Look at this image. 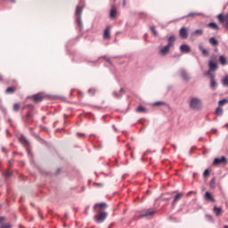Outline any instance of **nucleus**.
<instances>
[{
	"instance_id": "nucleus-1",
	"label": "nucleus",
	"mask_w": 228,
	"mask_h": 228,
	"mask_svg": "<svg viewBox=\"0 0 228 228\" xmlns=\"http://www.w3.org/2000/svg\"><path fill=\"white\" fill-rule=\"evenodd\" d=\"M84 0H80L81 5H77L75 11V17L77 25L79 28V31L83 29V20H81V15L83 14V10L85 8V4H83Z\"/></svg>"
},
{
	"instance_id": "nucleus-2",
	"label": "nucleus",
	"mask_w": 228,
	"mask_h": 228,
	"mask_svg": "<svg viewBox=\"0 0 228 228\" xmlns=\"http://www.w3.org/2000/svg\"><path fill=\"white\" fill-rule=\"evenodd\" d=\"M175 44V36H170L167 38V45H166L163 48L159 50L160 54H168L170 53V47H174V45Z\"/></svg>"
},
{
	"instance_id": "nucleus-3",
	"label": "nucleus",
	"mask_w": 228,
	"mask_h": 228,
	"mask_svg": "<svg viewBox=\"0 0 228 228\" xmlns=\"http://www.w3.org/2000/svg\"><path fill=\"white\" fill-rule=\"evenodd\" d=\"M189 106L191 110H194L196 111H200L202 110L203 105H202V100L197 97H192L190 100Z\"/></svg>"
},
{
	"instance_id": "nucleus-4",
	"label": "nucleus",
	"mask_w": 228,
	"mask_h": 228,
	"mask_svg": "<svg viewBox=\"0 0 228 228\" xmlns=\"http://www.w3.org/2000/svg\"><path fill=\"white\" fill-rule=\"evenodd\" d=\"M216 70H218V64L213 59L208 61V70L205 73V76H216Z\"/></svg>"
},
{
	"instance_id": "nucleus-5",
	"label": "nucleus",
	"mask_w": 228,
	"mask_h": 228,
	"mask_svg": "<svg viewBox=\"0 0 228 228\" xmlns=\"http://www.w3.org/2000/svg\"><path fill=\"white\" fill-rule=\"evenodd\" d=\"M205 76L208 77V79H210V83H209L210 90L215 92V90L218 88V81H216V75H205Z\"/></svg>"
},
{
	"instance_id": "nucleus-6",
	"label": "nucleus",
	"mask_w": 228,
	"mask_h": 228,
	"mask_svg": "<svg viewBox=\"0 0 228 228\" xmlns=\"http://www.w3.org/2000/svg\"><path fill=\"white\" fill-rule=\"evenodd\" d=\"M99 214L94 216V221L96 224H102L106 218H108V213L104 211H98Z\"/></svg>"
},
{
	"instance_id": "nucleus-7",
	"label": "nucleus",
	"mask_w": 228,
	"mask_h": 228,
	"mask_svg": "<svg viewBox=\"0 0 228 228\" xmlns=\"http://www.w3.org/2000/svg\"><path fill=\"white\" fill-rule=\"evenodd\" d=\"M227 165V158L222 156L221 158H216L214 159V165Z\"/></svg>"
},
{
	"instance_id": "nucleus-8",
	"label": "nucleus",
	"mask_w": 228,
	"mask_h": 228,
	"mask_svg": "<svg viewBox=\"0 0 228 228\" xmlns=\"http://www.w3.org/2000/svg\"><path fill=\"white\" fill-rule=\"evenodd\" d=\"M179 36L183 40H186V38H188V28H186L185 27L181 28Z\"/></svg>"
},
{
	"instance_id": "nucleus-9",
	"label": "nucleus",
	"mask_w": 228,
	"mask_h": 228,
	"mask_svg": "<svg viewBox=\"0 0 228 228\" xmlns=\"http://www.w3.org/2000/svg\"><path fill=\"white\" fill-rule=\"evenodd\" d=\"M180 76H181L182 79H183V81H190V77H189L188 71H186V69H181Z\"/></svg>"
},
{
	"instance_id": "nucleus-10",
	"label": "nucleus",
	"mask_w": 228,
	"mask_h": 228,
	"mask_svg": "<svg viewBox=\"0 0 228 228\" xmlns=\"http://www.w3.org/2000/svg\"><path fill=\"white\" fill-rule=\"evenodd\" d=\"M111 29V27L110 26H108L105 30H104V33H103V38L104 40H110V38L111 37V35L110 33V30Z\"/></svg>"
},
{
	"instance_id": "nucleus-11",
	"label": "nucleus",
	"mask_w": 228,
	"mask_h": 228,
	"mask_svg": "<svg viewBox=\"0 0 228 228\" xmlns=\"http://www.w3.org/2000/svg\"><path fill=\"white\" fill-rule=\"evenodd\" d=\"M180 51L181 53H188L191 52V48L190 47V45L183 44L180 46Z\"/></svg>"
},
{
	"instance_id": "nucleus-12",
	"label": "nucleus",
	"mask_w": 228,
	"mask_h": 228,
	"mask_svg": "<svg viewBox=\"0 0 228 228\" xmlns=\"http://www.w3.org/2000/svg\"><path fill=\"white\" fill-rule=\"evenodd\" d=\"M205 199L209 202H216V200H215V197H213V194H211L209 191L205 192Z\"/></svg>"
},
{
	"instance_id": "nucleus-13",
	"label": "nucleus",
	"mask_w": 228,
	"mask_h": 228,
	"mask_svg": "<svg viewBox=\"0 0 228 228\" xmlns=\"http://www.w3.org/2000/svg\"><path fill=\"white\" fill-rule=\"evenodd\" d=\"M108 205L105 202H102V203H96L94 204V211L95 209H97V208H100L98 211H102V209H104L105 208H107Z\"/></svg>"
},
{
	"instance_id": "nucleus-14",
	"label": "nucleus",
	"mask_w": 228,
	"mask_h": 228,
	"mask_svg": "<svg viewBox=\"0 0 228 228\" xmlns=\"http://www.w3.org/2000/svg\"><path fill=\"white\" fill-rule=\"evenodd\" d=\"M35 102H42L44 101V96L41 94H37L32 96Z\"/></svg>"
},
{
	"instance_id": "nucleus-15",
	"label": "nucleus",
	"mask_w": 228,
	"mask_h": 228,
	"mask_svg": "<svg viewBox=\"0 0 228 228\" xmlns=\"http://www.w3.org/2000/svg\"><path fill=\"white\" fill-rule=\"evenodd\" d=\"M156 213L155 210H148L139 216V218H145V216H152Z\"/></svg>"
},
{
	"instance_id": "nucleus-16",
	"label": "nucleus",
	"mask_w": 228,
	"mask_h": 228,
	"mask_svg": "<svg viewBox=\"0 0 228 228\" xmlns=\"http://www.w3.org/2000/svg\"><path fill=\"white\" fill-rule=\"evenodd\" d=\"M199 49L201 51L203 56H209V51L202 45V43L199 45Z\"/></svg>"
},
{
	"instance_id": "nucleus-17",
	"label": "nucleus",
	"mask_w": 228,
	"mask_h": 228,
	"mask_svg": "<svg viewBox=\"0 0 228 228\" xmlns=\"http://www.w3.org/2000/svg\"><path fill=\"white\" fill-rule=\"evenodd\" d=\"M110 17L111 19H115V17H117V7H115V5L111 6L110 12Z\"/></svg>"
},
{
	"instance_id": "nucleus-18",
	"label": "nucleus",
	"mask_w": 228,
	"mask_h": 228,
	"mask_svg": "<svg viewBox=\"0 0 228 228\" xmlns=\"http://www.w3.org/2000/svg\"><path fill=\"white\" fill-rule=\"evenodd\" d=\"M124 94H126V91L124 90V88H120V94H118L117 91L113 92V95L114 97H116V99H120L122 95H124Z\"/></svg>"
},
{
	"instance_id": "nucleus-19",
	"label": "nucleus",
	"mask_w": 228,
	"mask_h": 228,
	"mask_svg": "<svg viewBox=\"0 0 228 228\" xmlns=\"http://www.w3.org/2000/svg\"><path fill=\"white\" fill-rule=\"evenodd\" d=\"M219 61H220V64L223 65V66L227 65V58L224 57V55H220L219 56Z\"/></svg>"
},
{
	"instance_id": "nucleus-20",
	"label": "nucleus",
	"mask_w": 228,
	"mask_h": 228,
	"mask_svg": "<svg viewBox=\"0 0 228 228\" xmlns=\"http://www.w3.org/2000/svg\"><path fill=\"white\" fill-rule=\"evenodd\" d=\"M182 197H183V192L177 193L173 200V206L174 204H175V202H179Z\"/></svg>"
},
{
	"instance_id": "nucleus-21",
	"label": "nucleus",
	"mask_w": 228,
	"mask_h": 228,
	"mask_svg": "<svg viewBox=\"0 0 228 228\" xmlns=\"http://www.w3.org/2000/svg\"><path fill=\"white\" fill-rule=\"evenodd\" d=\"M209 186L211 190H215L216 188V178L214 177L210 180Z\"/></svg>"
},
{
	"instance_id": "nucleus-22",
	"label": "nucleus",
	"mask_w": 228,
	"mask_h": 228,
	"mask_svg": "<svg viewBox=\"0 0 228 228\" xmlns=\"http://www.w3.org/2000/svg\"><path fill=\"white\" fill-rule=\"evenodd\" d=\"M19 140L23 145H29V142L26 137H24V135H21Z\"/></svg>"
},
{
	"instance_id": "nucleus-23",
	"label": "nucleus",
	"mask_w": 228,
	"mask_h": 228,
	"mask_svg": "<svg viewBox=\"0 0 228 228\" xmlns=\"http://www.w3.org/2000/svg\"><path fill=\"white\" fill-rule=\"evenodd\" d=\"M214 213L216 216H220L222 215V208L220 207H214Z\"/></svg>"
},
{
	"instance_id": "nucleus-24",
	"label": "nucleus",
	"mask_w": 228,
	"mask_h": 228,
	"mask_svg": "<svg viewBox=\"0 0 228 228\" xmlns=\"http://www.w3.org/2000/svg\"><path fill=\"white\" fill-rule=\"evenodd\" d=\"M209 44H211V45H218V40L216 37H212L209 38Z\"/></svg>"
},
{
	"instance_id": "nucleus-25",
	"label": "nucleus",
	"mask_w": 228,
	"mask_h": 228,
	"mask_svg": "<svg viewBox=\"0 0 228 228\" xmlns=\"http://www.w3.org/2000/svg\"><path fill=\"white\" fill-rule=\"evenodd\" d=\"M205 218H206L207 222H209L210 224H213L215 222L213 216H211L209 214H206Z\"/></svg>"
},
{
	"instance_id": "nucleus-26",
	"label": "nucleus",
	"mask_w": 228,
	"mask_h": 228,
	"mask_svg": "<svg viewBox=\"0 0 228 228\" xmlns=\"http://www.w3.org/2000/svg\"><path fill=\"white\" fill-rule=\"evenodd\" d=\"M208 28H211L212 29H220V27L216 22H209Z\"/></svg>"
},
{
	"instance_id": "nucleus-27",
	"label": "nucleus",
	"mask_w": 228,
	"mask_h": 228,
	"mask_svg": "<svg viewBox=\"0 0 228 228\" xmlns=\"http://www.w3.org/2000/svg\"><path fill=\"white\" fill-rule=\"evenodd\" d=\"M216 115L222 117V115H224V109H222L220 106L217 107L216 110Z\"/></svg>"
},
{
	"instance_id": "nucleus-28",
	"label": "nucleus",
	"mask_w": 228,
	"mask_h": 228,
	"mask_svg": "<svg viewBox=\"0 0 228 228\" xmlns=\"http://www.w3.org/2000/svg\"><path fill=\"white\" fill-rule=\"evenodd\" d=\"M203 34H204V30H202V28L196 29L192 33V35H198V37H202Z\"/></svg>"
},
{
	"instance_id": "nucleus-29",
	"label": "nucleus",
	"mask_w": 228,
	"mask_h": 228,
	"mask_svg": "<svg viewBox=\"0 0 228 228\" xmlns=\"http://www.w3.org/2000/svg\"><path fill=\"white\" fill-rule=\"evenodd\" d=\"M136 111L138 113H143V112L147 111V109H145V107L140 105V106L137 107Z\"/></svg>"
},
{
	"instance_id": "nucleus-30",
	"label": "nucleus",
	"mask_w": 228,
	"mask_h": 228,
	"mask_svg": "<svg viewBox=\"0 0 228 228\" xmlns=\"http://www.w3.org/2000/svg\"><path fill=\"white\" fill-rule=\"evenodd\" d=\"M150 29L154 37H158V30H156V27L150 26Z\"/></svg>"
},
{
	"instance_id": "nucleus-31",
	"label": "nucleus",
	"mask_w": 228,
	"mask_h": 228,
	"mask_svg": "<svg viewBox=\"0 0 228 228\" xmlns=\"http://www.w3.org/2000/svg\"><path fill=\"white\" fill-rule=\"evenodd\" d=\"M228 102V99L227 98H224V99H222L218 102V105L219 106H225V104H227Z\"/></svg>"
},
{
	"instance_id": "nucleus-32",
	"label": "nucleus",
	"mask_w": 228,
	"mask_h": 228,
	"mask_svg": "<svg viewBox=\"0 0 228 228\" xmlns=\"http://www.w3.org/2000/svg\"><path fill=\"white\" fill-rule=\"evenodd\" d=\"M222 85L226 86L228 88V75H226L223 79H222Z\"/></svg>"
},
{
	"instance_id": "nucleus-33",
	"label": "nucleus",
	"mask_w": 228,
	"mask_h": 228,
	"mask_svg": "<svg viewBox=\"0 0 228 228\" xmlns=\"http://www.w3.org/2000/svg\"><path fill=\"white\" fill-rule=\"evenodd\" d=\"M217 19L222 23L225 22V16L222 13L217 15Z\"/></svg>"
},
{
	"instance_id": "nucleus-34",
	"label": "nucleus",
	"mask_w": 228,
	"mask_h": 228,
	"mask_svg": "<svg viewBox=\"0 0 228 228\" xmlns=\"http://www.w3.org/2000/svg\"><path fill=\"white\" fill-rule=\"evenodd\" d=\"M6 94H15V87L10 86L5 90Z\"/></svg>"
},
{
	"instance_id": "nucleus-35",
	"label": "nucleus",
	"mask_w": 228,
	"mask_h": 228,
	"mask_svg": "<svg viewBox=\"0 0 228 228\" xmlns=\"http://www.w3.org/2000/svg\"><path fill=\"white\" fill-rule=\"evenodd\" d=\"M193 15H200L199 12H189L186 16H183V19L185 17H193Z\"/></svg>"
},
{
	"instance_id": "nucleus-36",
	"label": "nucleus",
	"mask_w": 228,
	"mask_h": 228,
	"mask_svg": "<svg viewBox=\"0 0 228 228\" xmlns=\"http://www.w3.org/2000/svg\"><path fill=\"white\" fill-rule=\"evenodd\" d=\"M26 108H28L29 110H34L35 109V105L29 103V104H27L23 107V110H26Z\"/></svg>"
},
{
	"instance_id": "nucleus-37",
	"label": "nucleus",
	"mask_w": 228,
	"mask_h": 228,
	"mask_svg": "<svg viewBox=\"0 0 228 228\" xmlns=\"http://www.w3.org/2000/svg\"><path fill=\"white\" fill-rule=\"evenodd\" d=\"M4 177H6V178L12 177V172H10V171H5V172L4 173Z\"/></svg>"
},
{
	"instance_id": "nucleus-38",
	"label": "nucleus",
	"mask_w": 228,
	"mask_h": 228,
	"mask_svg": "<svg viewBox=\"0 0 228 228\" xmlns=\"http://www.w3.org/2000/svg\"><path fill=\"white\" fill-rule=\"evenodd\" d=\"M203 175L205 176V177H209V169H205L204 170V173H203Z\"/></svg>"
},
{
	"instance_id": "nucleus-39",
	"label": "nucleus",
	"mask_w": 228,
	"mask_h": 228,
	"mask_svg": "<svg viewBox=\"0 0 228 228\" xmlns=\"http://www.w3.org/2000/svg\"><path fill=\"white\" fill-rule=\"evenodd\" d=\"M159 104L165 105L166 103H165V102H160V101H159V102H155L153 103V106H159Z\"/></svg>"
},
{
	"instance_id": "nucleus-40",
	"label": "nucleus",
	"mask_w": 228,
	"mask_h": 228,
	"mask_svg": "<svg viewBox=\"0 0 228 228\" xmlns=\"http://www.w3.org/2000/svg\"><path fill=\"white\" fill-rule=\"evenodd\" d=\"M88 94H91V95H94L95 94V89L94 88L88 89Z\"/></svg>"
},
{
	"instance_id": "nucleus-41",
	"label": "nucleus",
	"mask_w": 228,
	"mask_h": 228,
	"mask_svg": "<svg viewBox=\"0 0 228 228\" xmlns=\"http://www.w3.org/2000/svg\"><path fill=\"white\" fill-rule=\"evenodd\" d=\"M13 110H14V111H19V103H14V105H13Z\"/></svg>"
},
{
	"instance_id": "nucleus-42",
	"label": "nucleus",
	"mask_w": 228,
	"mask_h": 228,
	"mask_svg": "<svg viewBox=\"0 0 228 228\" xmlns=\"http://www.w3.org/2000/svg\"><path fill=\"white\" fill-rule=\"evenodd\" d=\"M0 228H12V224H3Z\"/></svg>"
},
{
	"instance_id": "nucleus-43",
	"label": "nucleus",
	"mask_w": 228,
	"mask_h": 228,
	"mask_svg": "<svg viewBox=\"0 0 228 228\" xmlns=\"http://www.w3.org/2000/svg\"><path fill=\"white\" fill-rule=\"evenodd\" d=\"M105 60H106V61H107V63H108L109 65H113V63L111 62V61L110 60V58H106Z\"/></svg>"
},
{
	"instance_id": "nucleus-44",
	"label": "nucleus",
	"mask_w": 228,
	"mask_h": 228,
	"mask_svg": "<svg viewBox=\"0 0 228 228\" xmlns=\"http://www.w3.org/2000/svg\"><path fill=\"white\" fill-rule=\"evenodd\" d=\"M225 24H226V28L228 29V14L225 16Z\"/></svg>"
},
{
	"instance_id": "nucleus-45",
	"label": "nucleus",
	"mask_w": 228,
	"mask_h": 228,
	"mask_svg": "<svg viewBox=\"0 0 228 228\" xmlns=\"http://www.w3.org/2000/svg\"><path fill=\"white\" fill-rule=\"evenodd\" d=\"M4 222V216H0V224H3Z\"/></svg>"
},
{
	"instance_id": "nucleus-46",
	"label": "nucleus",
	"mask_w": 228,
	"mask_h": 228,
	"mask_svg": "<svg viewBox=\"0 0 228 228\" xmlns=\"http://www.w3.org/2000/svg\"><path fill=\"white\" fill-rule=\"evenodd\" d=\"M77 136H85V134L77 133Z\"/></svg>"
},
{
	"instance_id": "nucleus-47",
	"label": "nucleus",
	"mask_w": 228,
	"mask_h": 228,
	"mask_svg": "<svg viewBox=\"0 0 228 228\" xmlns=\"http://www.w3.org/2000/svg\"><path fill=\"white\" fill-rule=\"evenodd\" d=\"M29 117H32L31 112H28V113L27 114V118H29Z\"/></svg>"
},
{
	"instance_id": "nucleus-48",
	"label": "nucleus",
	"mask_w": 228,
	"mask_h": 228,
	"mask_svg": "<svg viewBox=\"0 0 228 228\" xmlns=\"http://www.w3.org/2000/svg\"><path fill=\"white\" fill-rule=\"evenodd\" d=\"M112 127H113L114 131H116V132L118 131V129L115 126V125H113Z\"/></svg>"
},
{
	"instance_id": "nucleus-49",
	"label": "nucleus",
	"mask_w": 228,
	"mask_h": 228,
	"mask_svg": "<svg viewBox=\"0 0 228 228\" xmlns=\"http://www.w3.org/2000/svg\"><path fill=\"white\" fill-rule=\"evenodd\" d=\"M123 7L126 8V0H123Z\"/></svg>"
},
{
	"instance_id": "nucleus-50",
	"label": "nucleus",
	"mask_w": 228,
	"mask_h": 228,
	"mask_svg": "<svg viewBox=\"0 0 228 228\" xmlns=\"http://www.w3.org/2000/svg\"><path fill=\"white\" fill-rule=\"evenodd\" d=\"M7 135L8 136H12V134H10V132L8 130H6Z\"/></svg>"
},
{
	"instance_id": "nucleus-51",
	"label": "nucleus",
	"mask_w": 228,
	"mask_h": 228,
	"mask_svg": "<svg viewBox=\"0 0 228 228\" xmlns=\"http://www.w3.org/2000/svg\"><path fill=\"white\" fill-rule=\"evenodd\" d=\"M2 151H3L4 152H5L6 148H5V147H2Z\"/></svg>"
},
{
	"instance_id": "nucleus-52",
	"label": "nucleus",
	"mask_w": 228,
	"mask_h": 228,
	"mask_svg": "<svg viewBox=\"0 0 228 228\" xmlns=\"http://www.w3.org/2000/svg\"><path fill=\"white\" fill-rule=\"evenodd\" d=\"M61 168H59L58 170H57V174H60V172H61Z\"/></svg>"
},
{
	"instance_id": "nucleus-53",
	"label": "nucleus",
	"mask_w": 228,
	"mask_h": 228,
	"mask_svg": "<svg viewBox=\"0 0 228 228\" xmlns=\"http://www.w3.org/2000/svg\"><path fill=\"white\" fill-rule=\"evenodd\" d=\"M11 3H15V0H9Z\"/></svg>"
},
{
	"instance_id": "nucleus-54",
	"label": "nucleus",
	"mask_w": 228,
	"mask_h": 228,
	"mask_svg": "<svg viewBox=\"0 0 228 228\" xmlns=\"http://www.w3.org/2000/svg\"><path fill=\"white\" fill-rule=\"evenodd\" d=\"M0 81H3V77L0 76Z\"/></svg>"
},
{
	"instance_id": "nucleus-55",
	"label": "nucleus",
	"mask_w": 228,
	"mask_h": 228,
	"mask_svg": "<svg viewBox=\"0 0 228 228\" xmlns=\"http://www.w3.org/2000/svg\"><path fill=\"white\" fill-rule=\"evenodd\" d=\"M22 200H24V198H21V199H20V201H21V202H22Z\"/></svg>"
},
{
	"instance_id": "nucleus-56",
	"label": "nucleus",
	"mask_w": 228,
	"mask_h": 228,
	"mask_svg": "<svg viewBox=\"0 0 228 228\" xmlns=\"http://www.w3.org/2000/svg\"><path fill=\"white\" fill-rule=\"evenodd\" d=\"M224 228H228V225H224Z\"/></svg>"
},
{
	"instance_id": "nucleus-57",
	"label": "nucleus",
	"mask_w": 228,
	"mask_h": 228,
	"mask_svg": "<svg viewBox=\"0 0 228 228\" xmlns=\"http://www.w3.org/2000/svg\"><path fill=\"white\" fill-rule=\"evenodd\" d=\"M224 127H227V124L224 125Z\"/></svg>"
},
{
	"instance_id": "nucleus-58",
	"label": "nucleus",
	"mask_w": 228,
	"mask_h": 228,
	"mask_svg": "<svg viewBox=\"0 0 228 228\" xmlns=\"http://www.w3.org/2000/svg\"><path fill=\"white\" fill-rule=\"evenodd\" d=\"M199 140H200V141L202 140V137H200Z\"/></svg>"
}]
</instances>
